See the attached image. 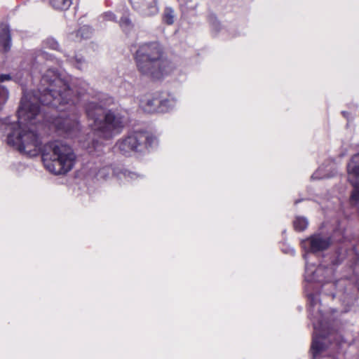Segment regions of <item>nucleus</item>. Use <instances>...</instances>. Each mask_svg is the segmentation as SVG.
<instances>
[{
	"mask_svg": "<svg viewBox=\"0 0 359 359\" xmlns=\"http://www.w3.org/2000/svg\"><path fill=\"white\" fill-rule=\"evenodd\" d=\"M72 90L65 79L55 69H48L41 80L39 95L25 93L18 111V128L8 135V144L20 152L30 156L41 153L45 168L55 175L70 171L75 163L76 155L72 149L59 141L48 142L41 147L38 132L31 127L36 124L40 116L39 103L51 105L60 110L64 104L74 103Z\"/></svg>",
	"mask_w": 359,
	"mask_h": 359,
	"instance_id": "obj_1",
	"label": "nucleus"
},
{
	"mask_svg": "<svg viewBox=\"0 0 359 359\" xmlns=\"http://www.w3.org/2000/svg\"><path fill=\"white\" fill-rule=\"evenodd\" d=\"M134 57L138 71L153 79H159L170 72L163 48L157 41L140 44Z\"/></svg>",
	"mask_w": 359,
	"mask_h": 359,
	"instance_id": "obj_2",
	"label": "nucleus"
},
{
	"mask_svg": "<svg viewBox=\"0 0 359 359\" xmlns=\"http://www.w3.org/2000/svg\"><path fill=\"white\" fill-rule=\"evenodd\" d=\"M86 115L91 128L104 138H111L120 133L125 127V115L118 110L105 111L100 104L90 102L86 107Z\"/></svg>",
	"mask_w": 359,
	"mask_h": 359,
	"instance_id": "obj_3",
	"label": "nucleus"
},
{
	"mask_svg": "<svg viewBox=\"0 0 359 359\" xmlns=\"http://www.w3.org/2000/svg\"><path fill=\"white\" fill-rule=\"evenodd\" d=\"M156 139L145 132H135L118 142V149L125 154L131 151L142 152L152 147Z\"/></svg>",
	"mask_w": 359,
	"mask_h": 359,
	"instance_id": "obj_4",
	"label": "nucleus"
},
{
	"mask_svg": "<svg viewBox=\"0 0 359 359\" xmlns=\"http://www.w3.org/2000/svg\"><path fill=\"white\" fill-rule=\"evenodd\" d=\"M173 100H164L160 98L158 94L149 95L141 101V107L147 113L166 112L169 109L174 107Z\"/></svg>",
	"mask_w": 359,
	"mask_h": 359,
	"instance_id": "obj_5",
	"label": "nucleus"
},
{
	"mask_svg": "<svg viewBox=\"0 0 359 359\" xmlns=\"http://www.w3.org/2000/svg\"><path fill=\"white\" fill-rule=\"evenodd\" d=\"M56 129L69 136H74L80 130L77 115L73 114L68 116H60L54 120Z\"/></svg>",
	"mask_w": 359,
	"mask_h": 359,
	"instance_id": "obj_6",
	"label": "nucleus"
},
{
	"mask_svg": "<svg viewBox=\"0 0 359 359\" xmlns=\"http://www.w3.org/2000/svg\"><path fill=\"white\" fill-rule=\"evenodd\" d=\"M348 179L353 186L351 199L354 203L359 201V154L354 155L347 165Z\"/></svg>",
	"mask_w": 359,
	"mask_h": 359,
	"instance_id": "obj_7",
	"label": "nucleus"
},
{
	"mask_svg": "<svg viewBox=\"0 0 359 359\" xmlns=\"http://www.w3.org/2000/svg\"><path fill=\"white\" fill-rule=\"evenodd\" d=\"M330 239L320 234H316L302 242V248L311 252L326 250L330 245Z\"/></svg>",
	"mask_w": 359,
	"mask_h": 359,
	"instance_id": "obj_8",
	"label": "nucleus"
},
{
	"mask_svg": "<svg viewBox=\"0 0 359 359\" xmlns=\"http://www.w3.org/2000/svg\"><path fill=\"white\" fill-rule=\"evenodd\" d=\"M11 48V34L6 25H0V49L6 52Z\"/></svg>",
	"mask_w": 359,
	"mask_h": 359,
	"instance_id": "obj_9",
	"label": "nucleus"
},
{
	"mask_svg": "<svg viewBox=\"0 0 359 359\" xmlns=\"http://www.w3.org/2000/svg\"><path fill=\"white\" fill-rule=\"evenodd\" d=\"M313 327L315 330L316 336L313 337V343L311 346V352L313 354V359H316L318 358V355L323 351L325 347L324 344L320 341L321 338L317 337V332L318 330V326L313 323Z\"/></svg>",
	"mask_w": 359,
	"mask_h": 359,
	"instance_id": "obj_10",
	"label": "nucleus"
},
{
	"mask_svg": "<svg viewBox=\"0 0 359 359\" xmlns=\"http://www.w3.org/2000/svg\"><path fill=\"white\" fill-rule=\"evenodd\" d=\"M51 6L58 10H67L72 4V0H50Z\"/></svg>",
	"mask_w": 359,
	"mask_h": 359,
	"instance_id": "obj_11",
	"label": "nucleus"
},
{
	"mask_svg": "<svg viewBox=\"0 0 359 359\" xmlns=\"http://www.w3.org/2000/svg\"><path fill=\"white\" fill-rule=\"evenodd\" d=\"M175 11L171 7H166L163 13V21L167 25H172L175 21Z\"/></svg>",
	"mask_w": 359,
	"mask_h": 359,
	"instance_id": "obj_12",
	"label": "nucleus"
},
{
	"mask_svg": "<svg viewBox=\"0 0 359 359\" xmlns=\"http://www.w3.org/2000/svg\"><path fill=\"white\" fill-rule=\"evenodd\" d=\"M91 34V28L89 26L84 25L78 30L76 34V38L77 40L88 39L90 36Z\"/></svg>",
	"mask_w": 359,
	"mask_h": 359,
	"instance_id": "obj_13",
	"label": "nucleus"
},
{
	"mask_svg": "<svg viewBox=\"0 0 359 359\" xmlns=\"http://www.w3.org/2000/svg\"><path fill=\"white\" fill-rule=\"evenodd\" d=\"M307 226L308 221L305 217H297L294 221V227L297 231H304Z\"/></svg>",
	"mask_w": 359,
	"mask_h": 359,
	"instance_id": "obj_14",
	"label": "nucleus"
},
{
	"mask_svg": "<svg viewBox=\"0 0 359 359\" xmlns=\"http://www.w3.org/2000/svg\"><path fill=\"white\" fill-rule=\"evenodd\" d=\"M9 97V92L8 89L0 84V110L3 106L6 104Z\"/></svg>",
	"mask_w": 359,
	"mask_h": 359,
	"instance_id": "obj_15",
	"label": "nucleus"
},
{
	"mask_svg": "<svg viewBox=\"0 0 359 359\" xmlns=\"http://www.w3.org/2000/svg\"><path fill=\"white\" fill-rule=\"evenodd\" d=\"M120 26L124 30H127L132 27V22H131L130 20L127 16H124L121 19Z\"/></svg>",
	"mask_w": 359,
	"mask_h": 359,
	"instance_id": "obj_16",
	"label": "nucleus"
},
{
	"mask_svg": "<svg viewBox=\"0 0 359 359\" xmlns=\"http://www.w3.org/2000/svg\"><path fill=\"white\" fill-rule=\"evenodd\" d=\"M308 299H309V306L311 308H315V307H317V310L318 311L319 310V306H318V297L313 294H310L308 295Z\"/></svg>",
	"mask_w": 359,
	"mask_h": 359,
	"instance_id": "obj_17",
	"label": "nucleus"
},
{
	"mask_svg": "<svg viewBox=\"0 0 359 359\" xmlns=\"http://www.w3.org/2000/svg\"><path fill=\"white\" fill-rule=\"evenodd\" d=\"M44 45L53 50H57L59 47L58 43L54 39H47L44 41Z\"/></svg>",
	"mask_w": 359,
	"mask_h": 359,
	"instance_id": "obj_18",
	"label": "nucleus"
},
{
	"mask_svg": "<svg viewBox=\"0 0 359 359\" xmlns=\"http://www.w3.org/2000/svg\"><path fill=\"white\" fill-rule=\"evenodd\" d=\"M70 62L73 64V65H76V67L79 68V69H81V65L83 64V58L82 57H79V58H77V57H75V58H71L70 60Z\"/></svg>",
	"mask_w": 359,
	"mask_h": 359,
	"instance_id": "obj_19",
	"label": "nucleus"
},
{
	"mask_svg": "<svg viewBox=\"0 0 359 359\" xmlns=\"http://www.w3.org/2000/svg\"><path fill=\"white\" fill-rule=\"evenodd\" d=\"M124 176L128 180H129L136 179L137 177V175L135 173H133V172H126L124 173Z\"/></svg>",
	"mask_w": 359,
	"mask_h": 359,
	"instance_id": "obj_20",
	"label": "nucleus"
},
{
	"mask_svg": "<svg viewBox=\"0 0 359 359\" xmlns=\"http://www.w3.org/2000/svg\"><path fill=\"white\" fill-rule=\"evenodd\" d=\"M11 79V76L9 74H1L0 75V82H4Z\"/></svg>",
	"mask_w": 359,
	"mask_h": 359,
	"instance_id": "obj_21",
	"label": "nucleus"
},
{
	"mask_svg": "<svg viewBox=\"0 0 359 359\" xmlns=\"http://www.w3.org/2000/svg\"><path fill=\"white\" fill-rule=\"evenodd\" d=\"M105 17L108 19V20H114L116 19V17L115 15L111 13H107L105 14Z\"/></svg>",
	"mask_w": 359,
	"mask_h": 359,
	"instance_id": "obj_22",
	"label": "nucleus"
},
{
	"mask_svg": "<svg viewBox=\"0 0 359 359\" xmlns=\"http://www.w3.org/2000/svg\"><path fill=\"white\" fill-rule=\"evenodd\" d=\"M318 172H319V170H318L316 172H315L314 175L312 177H315V178H320V176L318 175Z\"/></svg>",
	"mask_w": 359,
	"mask_h": 359,
	"instance_id": "obj_23",
	"label": "nucleus"
},
{
	"mask_svg": "<svg viewBox=\"0 0 359 359\" xmlns=\"http://www.w3.org/2000/svg\"><path fill=\"white\" fill-rule=\"evenodd\" d=\"M321 270H322V269H321V268H320V267H319V268H318V269H316V271L315 272H316V273H320V272L321 271Z\"/></svg>",
	"mask_w": 359,
	"mask_h": 359,
	"instance_id": "obj_24",
	"label": "nucleus"
},
{
	"mask_svg": "<svg viewBox=\"0 0 359 359\" xmlns=\"http://www.w3.org/2000/svg\"><path fill=\"white\" fill-rule=\"evenodd\" d=\"M306 273H309V268H308V266H306Z\"/></svg>",
	"mask_w": 359,
	"mask_h": 359,
	"instance_id": "obj_25",
	"label": "nucleus"
},
{
	"mask_svg": "<svg viewBox=\"0 0 359 359\" xmlns=\"http://www.w3.org/2000/svg\"><path fill=\"white\" fill-rule=\"evenodd\" d=\"M313 279V278H310L309 279V280H312Z\"/></svg>",
	"mask_w": 359,
	"mask_h": 359,
	"instance_id": "obj_26",
	"label": "nucleus"
}]
</instances>
